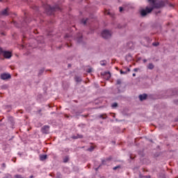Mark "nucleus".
<instances>
[{
	"label": "nucleus",
	"instance_id": "nucleus-20",
	"mask_svg": "<svg viewBox=\"0 0 178 178\" xmlns=\"http://www.w3.org/2000/svg\"><path fill=\"white\" fill-rule=\"evenodd\" d=\"M152 45H153L154 47H158V45H159V42H153V43H152Z\"/></svg>",
	"mask_w": 178,
	"mask_h": 178
},
{
	"label": "nucleus",
	"instance_id": "nucleus-10",
	"mask_svg": "<svg viewBox=\"0 0 178 178\" xmlns=\"http://www.w3.org/2000/svg\"><path fill=\"white\" fill-rule=\"evenodd\" d=\"M47 154H42L40 156V159L41 161H45V159H47Z\"/></svg>",
	"mask_w": 178,
	"mask_h": 178
},
{
	"label": "nucleus",
	"instance_id": "nucleus-42",
	"mask_svg": "<svg viewBox=\"0 0 178 178\" xmlns=\"http://www.w3.org/2000/svg\"><path fill=\"white\" fill-rule=\"evenodd\" d=\"M96 170H98V168H96Z\"/></svg>",
	"mask_w": 178,
	"mask_h": 178
},
{
	"label": "nucleus",
	"instance_id": "nucleus-25",
	"mask_svg": "<svg viewBox=\"0 0 178 178\" xmlns=\"http://www.w3.org/2000/svg\"><path fill=\"white\" fill-rule=\"evenodd\" d=\"M120 74H126L127 72H123L122 70L120 71Z\"/></svg>",
	"mask_w": 178,
	"mask_h": 178
},
{
	"label": "nucleus",
	"instance_id": "nucleus-8",
	"mask_svg": "<svg viewBox=\"0 0 178 178\" xmlns=\"http://www.w3.org/2000/svg\"><path fill=\"white\" fill-rule=\"evenodd\" d=\"M139 99L140 101H144V99H147V94L140 95Z\"/></svg>",
	"mask_w": 178,
	"mask_h": 178
},
{
	"label": "nucleus",
	"instance_id": "nucleus-35",
	"mask_svg": "<svg viewBox=\"0 0 178 178\" xmlns=\"http://www.w3.org/2000/svg\"><path fill=\"white\" fill-rule=\"evenodd\" d=\"M132 76H133V77H136V74L134 73V74H132Z\"/></svg>",
	"mask_w": 178,
	"mask_h": 178
},
{
	"label": "nucleus",
	"instance_id": "nucleus-32",
	"mask_svg": "<svg viewBox=\"0 0 178 178\" xmlns=\"http://www.w3.org/2000/svg\"><path fill=\"white\" fill-rule=\"evenodd\" d=\"M88 72L91 73V68L88 69Z\"/></svg>",
	"mask_w": 178,
	"mask_h": 178
},
{
	"label": "nucleus",
	"instance_id": "nucleus-14",
	"mask_svg": "<svg viewBox=\"0 0 178 178\" xmlns=\"http://www.w3.org/2000/svg\"><path fill=\"white\" fill-rule=\"evenodd\" d=\"M147 67L149 69V70H152V69H154V65L152 63H149Z\"/></svg>",
	"mask_w": 178,
	"mask_h": 178
},
{
	"label": "nucleus",
	"instance_id": "nucleus-43",
	"mask_svg": "<svg viewBox=\"0 0 178 178\" xmlns=\"http://www.w3.org/2000/svg\"><path fill=\"white\" fill-rule=\"evenodd\" d=\"M2 0H0V2H1Z\"/></svg>",
	"mask_w": 178,
	"mask_h": 178
},
{
	"label": "nucleus",
	"instance_id": "nucleus-17",
	"mask_svg": "<svg viewBox=\"0 0 178 178\" xmlns=\"http://www.w3.org/2000/svg\"><path fill=\"white\" fill-rule=\"evenodd\" d=\"M100 65L102 66H106V61L105 60L100 61Z\"/></svg>",
	"mask_w": 178,
	"mask_h": 178
},
{
	"label": "nucleus",
	"instance_id": "nucleus-5",
	"mask_svg": "<svg viewBox=\"0 0 178 178\" xmlns=\"http://www.w3.org/2000/svg\"><path fill=\"white\" fill-rule=\"evenodd\" d=\"M41 131H42V133H43V134H48V133H49V126L44 125L42 128Z\"/></svg>",
	"mask_w": 178,
	"mask_h": 178
},
{
	"label": "nucleus",
	"instance_id": "nucleus-29",
	"mask_svg": "<svg viewBox=\"0 0 178 178\" xmlns=\"http://www.w3.org/2000/svg\"><path fill=\"white\" fill-rule=\"evenodd\" d=\"M134 72H138V68H134Z\"/></svg>",
	"mask_w": 178,
	"mask_h": 178
},
{
	"label": "nucleus",
	"instance_id": "nucleus-6",
	"mask_svg": "<svg viewBox=\"0 0 178 178\" xmlns=\"http://www.w3.org/2000/svg\"><path fill=\"white\" fill-rule=\"evenodd\" d=\"M1 15H2V16H8V15H9V9L6 8L3 10L1 13Z\"/></svg>",
	"mask_w": 178,
	"mask_h": 178
},
{
	"label": "nucleus",
	"instance_id": "nucleus-15",
	"mask_svg": "<svg viewBox=\"0 0 178 178\" xmlns=\"http://www.w3.org/2000/svg\"><path fill=\"white\" fill-rule=\"evenodd\" d=\"M63 162H64V163H67V162H69V156H65L63 159Z\"/></svg>",
	"mask_w": 178,
	"mask_h": 178
},
{
	"label": "nucleus",
	"instance_id": "nucleus-3",
	"mask_svg": "<svg viewBox=\"0 0 178 178\" xmlns=\"http://www.w3.org/2000/svg\"><path fill=\"white\" fill-rule=\"evenodd\" d=\"M0 79L1 80H9V79H12V76L9 73H3L0 75Z\"/></svg>",
	"mask_w": 178,
	"mask_h": 178
},
{
	"label": "nucleus",
	"instance_id": "nucleus-26",
	"mask_svg": "<svg viewBox=\"0 0 178 178\" xmlns=\"http://www.w3.org/2000/svg\"><path fill=\"white\" fill-rule=\"evenodd\" d=\"M119 168H120V166L118 165V166L114 167L113 169V170H116V169H119Z\"/></svg>",
	"mask_w": 178,
	"mask_h": 178
},
{
	"label": "nucleus",
	"instance_id": "nucleus-13",
	"mask_svg": "<svg viewBox=\"0 0 178 178\" xmlns=\"http://www.w3.org/2000/svg\"><path fill=\"white\" fill-rule=\"evenodd\" d=\"M99 118H100V119H103L105 120L106 119V114H101Z\"/></svg>",
	"mask_w": 178,
	"mask_h": 178
},
{
	"label": "nucleus",
	"instance_id": "nucleus-1",
	"mask_svg": "<svg viewBox=\"0 0 178 178\" xmlns=\"http://www.w3.org/2000/svg\"><path fill=\"white\" fill-rule=\"evenodd\" d=\"M148 1L152 7H146L145 10H140L141 16H147V15H148V13H151V12H152L155 8L159 9V8H163L165 6V3H163V1H159L156 3V0Z\"/></svg>",
	"mask_w": 178,
	"mask_h": 178
},
{
	"label": "nucleus",
	"instance_id": "nucleus-40",
	"mask_svg": "<svg viewBox=\"0 0 178 178\" xmlns=\"http://www.w3.org/2000/svg\"><path fill=\"white\" fill-rule=\"evenodd\" d=\"M67 47H70L69 44H67Z\"/></svg>",
	"mask_w": 178,
	"mask_h": 178
},
{
	"label": "nucleus",
	"instance_id": "nucleus-28",
	"mask_svg": "<svg viewBox=\"0 0 178 178\" xmlns=\"http://www.w3.org/2000/svg\"><path fill=\"white\" fill-rule=\"evenodd\" d=\"M120 12H123V7H120Z\"/></svg>",
	"mask_w": 178,
	"mask_h": 178
},
{
	"label": "nucleus",
	"instance_id": "nucleus-37",
	"mask_svg": "<svg viewBox=\"0 0 178 178\" xmlns=\"http://www.w3.org/2000/svg\"><path fill=\"white\" fill-rule=\"evenodd\" d=\"M127 72H130V68H127Z\"/></svg>",
	"mask_w": 178,
	"mask_h": 178
},
{
	"label": "nucleus",
	"instance_id": "nucleus-19",
	"mask_svg": "<svg viewBox=\"0 0 178 178\" xmlns=\"http://www.w3.org/2000/svg\"><path fill=\"white\" fill-rule=\"evenodd\" d=\"M1 168L3 170V169H6V163H3L1 164Z\"/></svg>",
	"mask_w": 178,
	"mask_h": 178
},
{
	"label": "nucleus",
	"instance_id": "nucleus-31",
	"mask_svg": "<svg viewBox=\"0 0 178 178\" xmlns=\"http://www.w3.org/2000/svg\"><path fill=\"white\" fill-rule=\"evenodd\" d=\"M169 6H170V8H173V4L170 3V4H169Z\"/></svg>",
	"mask_w": 178,
	"mask_h": 178
},
{
	"label": "nucleus",
	"instance_id": "nucleus-22",
	"mask_svg": "<svg viewBox=\"0 0 178 178\" xmlns=\"http://www.w3.org/2000/svg\"><path fill=\"white\" fill-rule=\"evenodd\" d=\"M117 84L118 86H120V84H122V79H117Z\"/></svg>",
	"mask_w": 178,
	"mask_h": 178
},
{
	"label": "nucleus",
	"instance_id": "nucleus-4",
	"mask_svg": "<svg viewBox=\"0 0 178 178\" xmlns=\"http://www.w3.org/2000/svg\"><path fill=\"white\" fill-rule=\"evenodd\" d=\"M3 56L6 59H10V58H12V52L4 51H3Z\"/></svg>",
	"mask_w": 178,
	"mask_h": 178
},
{
	"label": "nucleus",
	"instance_id": "nucleus-18",
	"mask_svg": "<svg viewBox=\"0 0 178 178\" xmlns=\"http://www.w3.org/2000/svg\"><path fill=\"white\" fill-rule=\"evenodd\" d=\"M94 148H95L94 146H90V147L88 149V151H90L91 152L94 151Z\"/></svg>",
	"mask_w": 178,
	"mask_h": 178
},
{
	"label": "nucleus",
	"instance_id": "nucleus-38",
	"mask_svg": "<svg viewBox=\"0 0 178 178\" xmlns=\"http://www.w3.org/2000/svg\"><path fill=\"white\" fill-rule=\"evenodd\" d=\"M29 177H30V178H33V177H34V176L31 175V176H30Z\"/></svg>",
	"mask_w": 178,
	"mask_h": 178
},
{
	"label": "nucleus",
	"instance_id": "nucleus-30",
	"mask_svg": "<svg viewBox=\"0 0 178 178\" xmlns=\"http://www.w3.org/2000/svg\"><path fill=\"white\" fill-rule=\"evenodd\" d=\"M144 178H151V176H149V175H146V176L144 177Z\"/></svg>",
	"mask_w": 178,
	"mask_h": 178
},
{
	"label": "nucleus",
	"instance_id": "nucleus-21",
	"mask_svg": "<svg viewBox=\"0 0 178 178\" xmlns=\"http://www.w3.org/2000/svg\"><path fill=\"white\" fill-rule=\"evenodd\" d=\"M14 177H15V178H24V177H23L22 175H15L14 176Z\"/></svg>",
	"mask_w": 178,
	"mask_h": 178
},
{
	"label": "nucleus",
	"instance_id": "nucleus-39",
	"mask_svg": "<svg viewBox=\"0 0 178 178\" xmlns=\"http://www.w3.org/2000/svg\"><path fill=\"white\" fill-rule=\"evenodd\" d=\"M82 116H83L84 118H87V115H82Z\"/></svg>",
	"mask_w": 178,
	"mask_h": 178
},
{
	"label": "nucleus",
	"instance_id": "nucleus-27",
	"mask_svg": "<svg viewBox=\"0 0 178 178\" xmlns=\"http://www.w3.org/2000/svg\"><path fill=\"white\" fill-rule=\"evenodd\" d=\"M3 50H2V48L0 47V55H1V54H3Z\"/></svg>",
	"mask_w": 178,
	"mask_h": 178
},
{
	"label": "nucleus",
	"instance_id": "nucleus-36",
	"mask_svg": "<svg viewBox=\"0 0 178 178\" xmlns=\"http://www.w3.org/2000/svg\"><path fill=\"white\" fill-rule=\"evenodd\" d=\"M143 62H144V63H145V62H147V60L144 59Z\"/></svg>",
	"mask_w": 178,
	"mask_h": 178
},
{
	"label": "nucleus",
	"instance_id": "nucleus-33",
	"mask_svg": "<svg viewBox=\"0 0 178 178\" xmlns=\"http://www.w3.org/2000/svg\"><path fill=\"white\" fill-rule=\"evenodd\" d=\"M108 79H111V73L108 72Z\"/></svg>",
	"mask_w": 178,
	"mask_h": 178
},
{
	"label": "nucleus",
	"instance_id": "nucleus-41",
	"mask_svg": "<svg viewBox=\"0 0 178 178\" xmlns=\"http://www.w3.org/2000/svg\"><path fill=\"white\" fill-rule=\"evenodd\" d=\"M65 37H68L67 35H66Z\"/></svg>",
	"mask_w": 178,
	"mask_h": 178
},
{
	"label": "nucleus",
	"instance_id": "nucleus-12",
	"mask_svg": "<svg viewBox=\"0 0 178 178\" xmlns=\"http://www.w3.org/2000/svg\"><path fill=\"white\" fill-rule=\"evenodd\" d=\"M75 81H76V83H80L81 81V77L75 76Z\"/></svg>",
	"mask_w": 178,
	"mask_h": 178
},
{
	"label": "nucleus",
	"instance_id": "nucleus-24",
	"mask_svg": "<svg viewBox=\"0 0 178 178\" xmlns=\"http://www.w3.org/2000/svg\"><path fill=\"white\" fill-rule=\"evenodd\" d=\"M117 106H118V103H113L112 104V108H117Z\"/></svg>",
	"mask_w": 178,
	"mask_h": 178
},
{
	"label": "nucleus",
	"instance_id": "nucleus-34",
	"mask_svg": "<svg viewBox=\"0 0 178 178\" xmlns=\"http://www.w3.org/2000/svg\"><path fill=\"white\" fill-rule=\"evenodd\" d=\"M105 15H109V12L106 11V12H105Z\"/></svg>",
	"mask_w": 178,
	"mask_h": 178
},
{
	"label": "nucleus",
	"instance_id": "nucleus-23",
	"mask_svg": "<svg viewBox=\"0 0 178 178\" xmlns=\"http://www.w3.org/2000/svg\"><path fill=\"white\" fill-rule=\"evenodd\" d=\"M48 8H49V10H51V12H54V10H55V8L51 7V6H48Z\"/></svg>",
	"mask_w": 178,
	"mask_h": 178
},
{
	"label": "nucleus",
	"instance_id": "nucleus-16",
	"mask_svg": "<svg viewBox=\"0 0 178 178\" xmlns=\"http://www.w3.org/2000/svg\"><path fill=\"white\" fill-rule=\"evenodd\" d=\"M88 20V19H83L81 20L82 24H84V25L87 24Z\"/></svg>",
	"mask_w": 178,
	"mask_h": 178
},
{
	"label": "nucleus",
	"instance_id": "nucleus-11",
	"mask_svg": "<svg viewBox=\"0 0 178 178\" xmlns=\"http://www.w3.org/2000/svg\"><path fill=\"white\" fill-rule=\"evenodd\" d=\"M112 159L111 158L106 159V160L102 161V165H106V162H109Z\"/></svg>",
	"mask_w": 178,
	"mask_h": 178
},
{
	"label": "nucleus",
	"instance_id": "nucleus-7",
	"mask_svg": "<svg viewBox=\"0 0 178 178\" xmlns=\"http://www.w3.org/2000/svg\"><path fill=\"white\" fill-rule=\"evenodd\" d=\"M72 138L74 140H77V138H83V135L81 134H76L72 136Z\"/></svg>",
	"mask_w": 178,
	"mask_h": 178
},
{
	"label": "nucleus",
	"instance_id": "nucleus-9",
	"mask_svg": "<svg viewBox=\"0 0 178 178\" xmlns=\"http://www.w3.org/2000/svg\"><path fill=\"white\" fill-rule=\"evenodd\" d=\"M81 38H83V35L81 33H79L78 35V37L76 38V41L78 42H81Z\"/></svg>",
	"mask_w": 178,
	"mask_h": 178
},
{
	"label": "nucleus",
	"instance_id": "nucleus-2",
	"mask_svg": "<svg viewBox=\"0 0 178 178\" xmlns=\"http://www.w3.org/2000/svg\"><path fill=\"white\" fill-rule=\"evenodd\" d=\"M102 36L103 38H105V40H108V38L112 37V33L108 30H104L102 32Z\"/></svg>",
	"mask_w": 178,
	"mask_h": 178
}]
</instances>
